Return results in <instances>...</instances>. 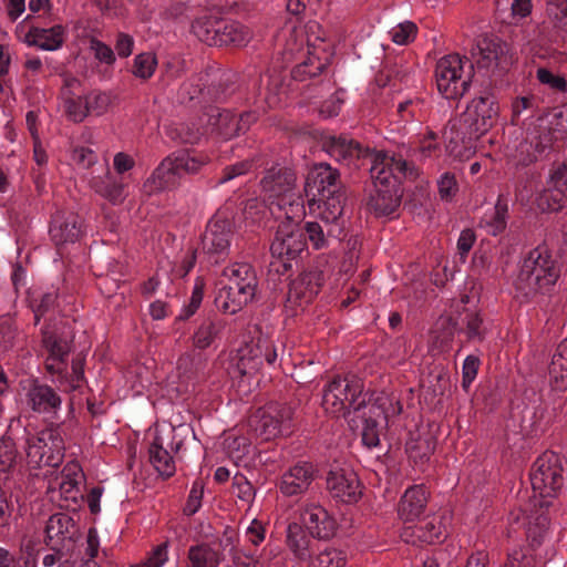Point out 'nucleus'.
I'll return each instance as SVG.
<instances>
[{"label":"nucleus","instance_id":"54","mask_svg":"<svg viewBox=\"0 0 567 567\" xmlns=\"http://www.w3.org/2000/svg\"><path fill=\"white\" fill-rule=\"evenodd\" d=\"M16 339V328L13 319L10 316L0 318V350L7 351L13 347Z\"/></svg>","mask_w":567,"mask_h":567},{"label":"nucleus","instance_id":"53","mask_svg":"<svg viewBox=\"0 0 567 567\" xmlns=\"http://www.w3.org/2000/svg\"><path fill=\"white\" fill-rule=\"evenodd\" d=\"M346 555L336 548L321 551L316 559V567H344Z\"/></svg>","mask_w":567,"mask_h":567},{"label":"nucleus","instance_id":"10","mask_svg":"<svg viewBox=\"0 0 567 567\" xmlns=\"http://www.w3.org/2000/svg\"><path fill=\"white\" fill-rule=\"evenodd\" d=\"M324 277L318 269H310L300 272L288 284L284 307L289 316H296L302 311L319 293Z\"/></svg>","mask_w":567,"mask_h":567},{"label":"nucleus","instance_id":"4","mask_svg":"<svg viewBox=\"0 0 567 567\" xmlns=\"http://www.w3.org/2000/svg\"><path fill=\"white\" fill-rule=\"evenodd\" d=\"M196 38L209 47L245 45L250 31L241 23L217 17H200L192 23Z\"/></svg>","mask_w":567,"mask_h":567},{"label":"nucleus","instance_id":"34","mask_svg":"<svg viewBox=\"0 0 567 567\" xmlns=\"http://www.w3.org/2000/svg\"><path fill=\"white\" fill-rule=\"evenodd\" d=\"M29 404L34 412L51 413L61 405L59 394L47 384L34 383L28 392Z\"/></svg>","mask_w":567,"mask_h":567},{"label":"nucleus","instance_id":"17","mask_svg":"<svg viewBox=\"0 0 567 567\" xmlns=\"http://www.w3.org/2000/svg\"><path fill=\"white\" fill-rule=\"evenodd\" d=\"M293 409L287 404L272 403L260 414L256 431L265 440L269 441L279 435H287L291 432Z\"/></svg>","mask_w":567,"mask_h":567},{"label":"nucleus","instance_id":"33","mask_svg":"<svg viewBox=\"0 0 567 567\" xmlns=\"http://www.w3.org/2000/svg\"><path fill=\"white\" fill-rule=\"evenodd\" d=\"M62 540L75 542L79 537V529L71 516L64 513H56L47 522L45 526V544L50 546L51 540L54 538Z\"/></svg>","mask_w":567,"mask_h":567},{"label":"nucleus","instance_id":"24","mask_svg":"<svg viewBox=\"0 0 567 567\" xmlns=\"http://www.w3.org/2000/svg\"><path fill=\"white\" fill-rule=\"evenodd\" d=\"M436 447V439L429 429L417 427L410 432L405 451L415 466L423 467Z\"/></svg>","mask_w":567,"mask_h":567},{"label":"nucleus","instance_id":"32","mask_svg":"<svg viewBox=\"0 0 567 567\" xmlns=\"http://www.w3.org/2000/svg\"><path fill=\"white\" fill-rule=\"evenodd\" d=\"M31 47L47 51H54L62 47L64 42V28L56 24L50 29L31 27L24 39Z\"/></svg>","mask_w":567,"mask_h":567},{"label":"nucleus","instance_id":"48","mask_svg":"<svg viewBox=\"0 0 567 567\" xmlns=\"http://www.w3.org/2000/svg\"><path fill=\"white\" fill-rule=\"evenodd\" d=\"M218 332L219 326L216 321L209 318L204 320L193 336V346L199 350L208 348L214 342Z\"/></svg>","mask_w":567,"mask_h":567},{"label":"nucleus","instance_id":"3","mask_svg":"<svg viewBox=\"0 0 567 567\" xmlns=\"http://www.w3.org/2000/svg\"><path fill=\"white\" fill-rule=\"evenodd\" d=\"M228 284L215 297V306L224 313L235 315L254 300L258 278L254 267L247 262H235L223 270Z\"/></svg>","mask_w":567,"mask_h":567},{"label":"nucleus","instance_id":"63","mask_svg":"<svg viewBox=\"0 0 567 567\" xmlns=\"http://www.w3.org/2000/svg\"><path fill=\"white\" fill-rule=\"evenodd\" d=\"M204 288H205L204 279L197 278L194 289H193V292H192L190 301L185 309V316L181 317L182 319L189 318L199 308V306L203 301V297H204Z\"/></svg>","mask_w":567,"mask_h":567},{"label":"nucleus","instance_id":"38","mask_svg":"<svg viewBox=\"0 0 567 567\" xmlns=\"http://www.w3.org/2000/svg\"><path fill=\"white\" fill-rule=\"evenodd\" d=\"M385 171L390 172L392 177H395L399 181V185L401 186L402 179L406 177H415L416 173L414 166L403 158H394L384 156L381 162H375L371 168L372 171Z\"/></svg>","mask_w":567,"mask_h":567},{"label":"nucleus","instance_id":"1","mask_svg":"<svg viewBox=\"0 0 567 567\" xmlns=\"http://www.w3.org/2000/svg\"><path fill=\"white\" fill-rule=\"evenodd\" d=\"M305 193L310 200L322 202V219L326 226L343 215L348 195L337 168L327 163L316 164L307 175Z\"/></svg>","mask_w":567,"mask_h":567},{"label":"nucleus","instance_id":"5","mask_svg":"<svg viewBox=\"0 0 567 567\" xmlns=\"http://www.w3.org/2000/svg\"><path fill=\"white\" fill-rule=\"evenodd\" d=\"M498 111V104L492 95L472 100L458 123L453 125L462 135L463 144H471L487 133L496 123Z\"/></svg>","mask_w":567,"mask_h":567},{"label":"nucleus","instance_id":"64","mask_svg":"<svg viewBox=\"0 0 567 567\" xmlns=\"http://www.w3.org/2000/svg\"><path fill=\"white\" fill-rule=\"evenodd\" d=\"M439 194L442 199L450 200L458 190L455 176L451 173H445L439 181Z\"/></svg>","mask_w":567,"mask_h":567},{"label":"nucleus","instance_id":"15","mask_svg":"<svg viewBox=\"0 0 567 567\" xmlns=\"http://www.w3.org/2000/svg\"><path fill=\"white\" fill-rule=\"evenodd\" d=\"M306 248V233L299 224L290 218L279 224L270 245L271 257H282L293 261Z\"/></svg>","mask_w":567,"mask_h":567},{"label":"nucleus","instance_id":"16","mask_svg":"<svg viewBox=\"0 0 567 567\" xmlns=\"http://www.w3.org/2000/svg\"><path fill=\"white\" fill-rule=\"evenodd\" d=\"M175 429L156 431L153 442L148 446V460L154 468L164 477L174 475L175 462L169 452L177 453L182 446V441L174 442Z\"/></svg>","mask_w":567,"mask_h":567},{"label":"nucleus","instance_id":"22","mask_svg":"<svg viewBox=\"0 0 567 567\" xmlns=\"http://www.w3.org/2000/svg\"><path fill=\"white\" fill-rule=\"evenodd\" d=\"M302 519L307 530L313 538L330 539L336 535L338 524L321 505H309L305 508Z\"/></svg>","mask_w":567,"mask_h":567},{"label":"nucleus","instance_id":"21","mask_svg":"<svg viewBox=\"0 0 567 567\" xmlns=\"http://www.w3.org/2000/svg\"><path fill=\"white\" fill-rule=\"evenodd\" d=\"M357 416L362 421L361 440L368 449L380 444V431L388 422L385 411L377 403L365 405Z\"/></svg>","mask_w":567,"mask_h":567},{"label":"nucleus","instance_id":"18","mask_svg":"<svg viewBox=\"0 0 567 567\" xmlns=\"http://www.w3.org/2000/svg\"><path fill=\"white\" fill-rule=\"evenodd\" d=\"M233 237V223L229 218L215 215L207 224L202 237L203 250L209 255L227 254Z\"/></svg>","mask_w":567,"mask_h":567},{"label":"nucleus","instance_id":"36","mask_svg":"<svg viewBox=\"0 0 567 567\" xmlns=\"http://www.w3.org/2000/svg\"><path fill=\"white\" fill-rule=\"evenodd\" d=\"M548 372L556 390L567 389V338L557 346Z\"/></svg>","mask_w":567,"mask_h":567},{"label":"nucleus","instance_id":"7","mask_svg":"<svg viewBox=\"0 0 567 567\" xmlns=\"http://www.w3.org/2000/svg\"><path fill=\"white\" fill-rule=\"evenodd\" d=\"M262 364L264 349L259 343H249L239 349L238 360L228 373L241 395L250 394L258 386Z\"/></svg>","mask_w":567,"mask_h":567},{"label":"nucleus","instance_id":"30","mask_svg":"<svg viewBox=\"0 0 567 567\" xmlns=\"http://www.w3.org/2000/svg\"><path fill=\"white\" fill-rule=\"evenodd\" d=\"M443 525L441 520L433 516L430 519L422 520L419 524L406 526L401 537L406 543L415 544L416 542L432 544L440 542L443 537Z\"/></svg>","mask_w":567,"mask_h":567},{"label":"nucleus","instance_id":"23","mask_svg":"<svg viewBox=\"0 0 567 567\" xmlns=\"http://www.w3.org/2000/svg\"><path fill=\"white\" fill-rule=\"evenodd\" d=\"M208 359L203 352L190 351L177 360V375L182 383L196 384L208 379Z\"/></svg>","mask_w":567,"mask_h":567},{"label":"nucleus","instance_id":"31","mask_svg":"<svg viewBox=\"0 0 567 567\" xmlns=\"http://www.w3.org/2000/svg\"><path fill=\"white\" fill-rule=\"evenodd\" d=\"M179 173L174 167L172 156L165 157L145 182L144 187L150 192H163L175 188L179 185Z\"/></svg>","mask_w":567,"mask_h":567},{"label":"nucleus","instance_id":"6","mask_svg":"<svg viewBox=\"0 0 567 567\" xmlns=\"http://www.w3.org/2000/svg\"><path fill=\"white\" fill-rule=\"evenodd\" d=\"M363 391V384L357 377H337L324 389L322 395L323 409L336 416H346L353 409L360 413L367 405L364 400L358 401Z\"/></svg>","mask_w":567,"mask_h":567},{"label":"nucleus","instance_id":"46","mask_svg":"<svg viewBox=\"0 0 567 567\" xmlns=\"http://www.w3.org/2000/svg\"><path fill=\"white\" fill-rule=\"evenodd\" d=\"M174 162V167L179 173L182 178L184 174L194 175L200 172V169L208 163L206 156H190L187 153H181L178 155H171Z\"/></svg>","mask_w":567,"mask_h":567},{"label":"nucleus","instance_id":"42","mask_svg":"<svg viewBox=\"0 0 567 567\" xmlns=\"http://www.w3.org/2000/svg\"><path fill=\"white\" fill-rule=\"evenodd\" d=\"M92 187L114 205L122 203L124 199V185L113 182L109 174H106L105 179H93Z\"/></svg>","mask_w":567,"mask_h":567},{"label":"nucleus","instance_id":"49","mask_svg":"<svg viewBox=\"0 0 567 567\" xmlns=\"http://www.w3.org/2000/svg\"><path fill=\"white\" fill-rule=\"evenodd\" d=\"M292 268V261L286 258L271 257V260L268 265L267 271V284L272 286L275 289L277 285L281 281L284 276H287Z\"/></svg>","mask_w":567,"mask_h":567},{"label":"nucleus","instance_id":"19","mask_svg":"<svg viewBox=\"0 0 567 567\" xmlns=\"http://www.w3.org/2000/svg\"><path fill=\"white\" fill-rule=\"evenodd\" d=\"M317 473L313 464L298 463L282 474L278 487L285 496L300 495L309 488Z\"/></svg>","mask_w":567,"mask_h":567},{"label":"nucleus","instance_id":"62","mask_svg":"<svg viewBox=\"0 0 567 567\" xmlns=\"http://www.w3.org/2000/svg\"><path fill=\"white\" fill-rule=\"evenodd\" d=\"M65 110L68 116L75 123L82 122L87 116L85 109V99H68L65 101Z\"/></svg>","mask_w":567,"mask_h":567},{"label":"nucleus","instance_id":"44","mask_svg":"<svg viewBox=\"0 0 567 567\" xmlns=\"http://www.w3.org/2000/svg\"><path fill=\"white\" fill-rule=\"evenodd\" d=\"M507 218L508 203L503 195H499L494 207V214L485 224L487 233L492 236L502 234L506 229Z\"/></svg>","mask_w":567,"mask_h":567},{"label":"nucleus","instance_id":"43","mask_svg":"<svg viewBox=\"0 0 567 567\" xmlns=\"http://www.w3.org/2000/svg\"><path fill=\"white\" fill-rule=\"evenodd\" d=\"M333 221H329L326 226V223L322 219V212L320 213V221H308L301 228L306 233V241L309 239L316 249L323 247L327 243V236L332 235L331 224Z\"/></svg>","mask_w":567,"mask_h":567},{"label":"nucleus","instance_id":"9","mask_svg":"<svg viewBox=\"0 0 567 567\" xmlns=\"http://www.w3.org/2000/svg\"><path fill=\"white\" fill-rule=\"evenodd\" d=\"M561 457L551 451L543 453L535 462L530 472L534 492L540 497H554L564 485Z\"/></svg>","mask_w":567,"mask_h":567},{"label":"nucleus","instance_id":"60","mask_svg":"<svg viewBox=\"0 0 567 567\" xmlns=\"http://www.w3.org/2000/svg\"><path fill=\"white\" fill-rule=\"evenodd\" d=\"M110 104V97L105 93L90 94L85 97V109L87 114H103Z\"/></svg>","mask_w":567,"mask_h":567},{"label":"nucleus","instance_id":"2","mask_svg":"<svg viewBox=\"0 0 567 567\" xmlns=\"http://www.w3.org/2000/svg\"><path fill=\"white\" fill-rule=\"evenodd\" d=\"M560 276V267L546 247H537L524 258L514 286L517 293L530 299L549 291Z\"/></svg>","mask_w":567,"mask_h":567},{"label":"nucleus","instance_id":"57","mask_svg":"<svg viewBox=\"0 0 567 567\" xmlns=\"http://www.w3.org/2000/svg\"><path fill=\"white\" fill-rule=\"evenodd\" d=\"M216 133L226 141L238 136L239 126L236 123V115L230 111H225L224 117H221V123H219V127Z\"/></svg>","mask_w":567,"mask_h":567},{"label":"nucleus","instance_id":"51","mask_svg":"<svg viewBox=\"0 0 567 567\" xmlns=\"http://www.w3.org/2000/svg\"><path fill=\"white\" fill-rule=\"evenodd\" d=\"M156 65L157 60L154 53H141L137 54L134 59L132 72L136 78L146 80L153 75Z\"/></svg>","mask_w":567,"mask_h":567},{"label":"nucleus","instance_id":"39","mask_svg":"<svg viewBox=\"0 0 567 567\" xmlns=\"http://www.w3.org/2000/svg\"><path fill=\"white\" fill-rule=\"evenodd\" d=\"M190 567H218L220 555L208 544L192 546L188 550Z\"/></svg>","mask_w":567,"mask_h":567},{"label":"nucleus","instance_id":"14","mask_svg":"<svg viewBox=\"0 0 567 567\" xmlns=\"http://www.w3.org/2000/svg\"><path fill=\"white\" fill-rule=\"evenodd\" d=\"M478 69L492 70L498 75L504 74L513 64V58L506 42L495 35H481L476 43Z\"/></svg>","mask_w":567,"mask_h":567},{"label":"nucleus","instance_id":"52","mask_svg":"<svg viewBox=\"0 0 567 567\" xmlns=\"http://www.w3.org/2000/svg\"><path fill=\"white\" fill-rule=\"evenodd\" d=\"M18 451L13 439L2 436L0 439V472H7L16 464Z\"/></svg>","mask_w":567,"mask_h":567},{"label":"nucleus","instance_id":"56","mask_svg":"<svg viewBox=\"0 0 567 567\" xmlns=\"http://www.w3.org/2000/svg\"><path fill=\"white\" fill-rule=\"evenodd\" d=\"M536 78L542 84H546L558 92H566L567 90L566 79L559 74H554L548 69L539 68Z\"/></svg>","mask_w":567,"mask_h":567},{"label":"nucleus","instance_id":"47","mask_svg":"<svg viewBox=\"0 0 567 567\" xmlns=\"http://www.w3.org/2000/svg\"><path fill=\"white\" fill-rule=\"evenodd\" d=\"M457 331V321L451 316H441L434 326L433 333L440 348L444 349L450 346Z\"/></svg>","mask_w":567,"mask_h":567},{"label":"nucleus","instance_id":"58","mask_svg":"<svg viewBox=\"0 0 567 567\" xmlns=\"http://www.w3.org/2000/svg\"><path fill=\"white\" fill-rule=\"evenodd\" d=\"M480 363L481 362H480L478 357L472 355V354L466 357V359L464 361V364H463V370H462V374H463V377H462V388L465 391H468L472 382L476 378Z\"/></svg>","mask_w":567,"mask_h":567},{"label":"nucleus","instance_id":"8","mask_svg":"<svg viewBox=\"0 0 567 567\" xmlns=\"http://www.w3.org/2000/svg\"><path fill=\"white\" fill-rule=\"evenodd\" d=\"M371 178L374 184L375 194L368 200V209L375 217H386L393 215L401 205L403 188L399 181L392 177L390 172L372 171Z\"/></svg>","mask_w":567,"mask_h":567},{"label":"nucleus","instance_id":"41","mask_svg":"<svg viewBox=\"0 0 567 567\" xmlns=\"http://www.w3.org/2000/svg\"><path fill=\"white\" fill-rule=\"evenodd\" d=\"M166 135L176 144H196L203 133L195 124L179 123L166 128Z\"/></svg>","mask_w":567,"mask_h":567},{"label":"nucleus","instance_id":"50","mask_svg":"<svg viewBox=\"0 0 567 567\" xmlns=\"http://www.w3.org/2000/svg\"><path fill=\"white\" fill-rule=\"evenodd\" d=\"M49 444H50V453L44 455L42 463H41V467L48 466V467L56 468L63 462L64 450H65L63 439L61 437L58 430H56L54 436L51 437Z\"/></svg>","mask_w":567,"mask_h":567},{"label":"nucleus","instance_id":"28","mask_svg":"<svg viewBox=\"0 0 567 567\" xmlns=\"http://www.w3.org/2000/svg\"><path fill=\"white\" fill-rule=\"evenodd\" d=\"M548 187L543 195L548 208L553 212L561 209L567 202V164L561 163L551 172Z\"/></svg>","mask_w":567,"mask_h":567},{"label":"nucleus","instance_id":"45","mask_svg":"<svg viewBox=\"0 0 567 567\" xmlns=\"http://www.w3.org/2000/svg\"><path fill=\"white\" fill-rule=\"evenodd\" d=\"M327 64L316 55H309L303 62L296 65L291 71V78L296 81H307L320 75Z\"/></svg>","mask_w":567,"mask_h":567},{"label":"nucleus","instance_id":"59","mask_svg":"<svg viewBox=\"0 0 567 567\" xmlns=\"http://www.w3.org/2000/svg\"><path fill=\"white\" fill-rule=\"evenodd\" d=\"M416 31L417 28L413 22H403L392 32V41L396 44H408L414 40Z\"/></svg>","mask_w":567,"mask_h":567},{"label":"nucleus","instance_id":"12","mask_svg":"<svg viewBox=\"0 0 567 567\" xmlns=\"http://www.w3.org/2000/svg\"><path fill=\"white\" fill-rule=\"evenodd\" d=\"M463 62L458 54H449L439 60L435 78L439 91L446 99L463 96L470 86V76L462 78Z\"/></svg>","mask_w":567,"mask_h":567},{"label":"nucleus","instance_id":"40","mask_svg":"<svg viewBox=\"0 0 567 567\" xmlns=\"http://www.w3.org/2000/svg\"><path fill=\"white\" fill-rule=\"evenodd\" d=\"M540 558L534 553L530 546L515 548L507 554V559L503 567H543Z\"/></svg>","mask_w":567,"mask_h":567},{"label":"nucleus","instance_id":"35","mask_svg":"<svg viewBox=\"0 0 567 567\" xmlns=\"http://www.w3.org/2000/svg\"><path fill=\"white\" fill-rule=\"evenodd\" d=\"M311 537L302 525L298 523L288 525L286 544L297 559L307 560L312 556Z\"/></svg>","mask_w":567,"mask_h":567},{"label":"nucleus","instance_id":"11","mask_svg":"<svg viewBox=\"0 0 567 567\" xmlns=\"http://www.w3.org/2000/svg\"><path fill=\"white\" fill-rule=\"evenodd\" d=\"M556 140L551 128L543 118H538V123L527 130L524 141L517 147V164L528 166L546 157L553 151Z\"/></svg>","mask_w":567,"mask_h":567},{"label":"nucleus","instance_id":"20","mask_svg":"<svg viewBox=\"0 0 567 567\" xmlns=\"http://www.w3.org/2000/svg\"><path fill=\"white\" fill-rule=\"evenodd\" d=\"M83 233V219L78 214L58 212L52 217L50 235L56 246L75 243Z\"/></svg>","mask_w":567,"mask_h":567},{"label":"nucleus","instance_id":"25","mask_svg":"<svg viewBox=\"0 0 567 567\" xmlns=\"http://www.w3.org/2000/svg\"><path fill=\"white\" fill-rule=\"evenodd\" d=\"M42 342L49 351L45 368L51 374H62L68 369L66 357L71 350L69 341L59 338L50 330L43 331Z\"/></svg>","mask_w":567,"mask_h":567},{"label":"nucleus","instance_id":"55","mask_svg":"<svg viewBox=\"0 0 567 567\" xmlns=\"http://www.w3.org/2000/svg\"><path fill=\"white\" fill-rule=\"evenodd\" d=\"M486 333V328L483 324V319L478 312L466 315V336L467 340L483 341Z\"/></svg>","mask_w":567,"mask_h":567},{"label":"nucleus","instance_id":"29","mask_svg":"<svg viewBox=\"0 0 567 567\" xmlns=\"http://www.w3.org/2000/svg\"><path fill=\"white\" fill-rule=\"evenodd\" d=\"M296 181V173L292 168L277 165L266 171L261 186L265 192L280 196L292 190Z\"/></svg>","mask_w":567,"mask_h":567},{"label":"nucleus","instance_id":"61","mask_svg":"<svg viewBox=\"0 0 567 567\" xmlns=\"http://www.w3.org/2000/svg\"><path fill=\"white\" fill-rule=\"evenodd\" d=\"M203 491H204V485L202 482H198L196 481L194 484H193V487L190 489V493H189V496H188V499L184 506V514L187 515V516H192L194 515L198 508L200 507L202 503V497H203Z\"/></svg>","mask_w":567,"mask_h":567},{"label":"nucleus","instance_id":"37","mask_svg":"<svg viewBox=\"0 0 567 567\" xmlns=\"http://www.w3.org/2000/svg\"><path fill=\"white\" fill-rule=\"evenodd\" d=\"M56 429L42 430L38 435H30L25 439L28 463L33 467H41L44 457V449L48 447L51 437L54 436Z\"/></svg>","mask_w":567,"mask_h":567},{"label":"nucleus","instance_id":"27","mask_svg":"<svg viewBox=\"0 0 567 567\" xmlns=\"http://www.w3.org/2000/svg\"><path fill=\"white\" fill-rule=\"evenodd\" d=\"M429 493L423 485H415L405 491L399 503L398 513L404 523H413L425 512Z\"/></svg>","mask_w":567,"mask_h":567},{"label":"nucleus","instance_id":"26","mask_svg":"<svg viewBox=\"0 0 567 567\" xmlns=\"http://www.w3.org/2000/svg\"><path fill=\"white\" fill-rule=\"evenodd\" d=\"M323 150L338 162L350 164L353 159L364 157L368 148L347 135L329 136L322 143Z\"/></svg>","mask_w":567,"mask_h":567},{"label":"nucleus","instance_id":"13","mask_svg":"<svg viewBox=\"0 0 567 567\" xmlns=\"http://www.w3.org/2000/svg\"><path fill=\"white\" fill-rule=\"evenodd\" d=\"M358 475L350 468L332 467L326 476V491L330 498L340 504H355L363 494Z\"/></svg>","mask_w":567,"mask_h":567}]
</instances>
